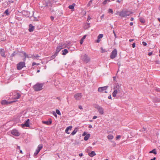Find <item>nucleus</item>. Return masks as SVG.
Here are the masks:
<instances>
[{"label": "nucleus", "mask_w": 160, "mask_h": 160, "mask_svg": "<svg viewBox=\"0 0 160 160\" xmlns=\"http://www.w3.org/2000/svg\"><path fill=\"white\" fill-rule=\"evenodd\" d=\"M115 14L117 15H119V16L124 17H126L127 16H129V13L128 11H122L120 12H117L115 13Z\"/></svg>", "instance_id": "obj_1"}, {"label": "nucleus", "mask_w": 160, "mask_h": 160, "mask_svg": "<svg viewBox=\"0 0 160 160\" xmlns=\"http://www.w3.org/2000/svg\"><path fill=\"white\" fill-rule=\"evenodd\" d=\"M43 86V84L38 83L33 86V88L35 91H38L42 89Z\"/></svg>", "instance_id": "obj_2"}, {"label": "nucleus", "mask_w": 160, "mask_h": 160, "mask_svg": "<svg viewBox=\"0 0 160 160\" xmlns=\"http://www.w3.org/2000/svg\"><path fill=\"white\" fill-rule=\"evenodd\" d=\"M81 59L83 61L86 63L89 62L90 60V58L88 57L86 54L82 55Z\"/></svg>", "instance_id": "obj_3"}, {"label": "nucleus", "mask_w": 160, "mask_h": 160, "mask_svg": "<svg viewBox=\"0 0 160 160\" xmlns=\"http://www.w3.org/2000/svg\"><path fill=\"white\" fill-rule=\"evenodd\" d=\"M25 67L24 62H21L17 65V68L18 70H21L23 68Z\"/></svg>", "instance_id": "obj_4"}, {"label": "nucleus", "mask_w": 160, "mask_h": 160, "mask_svg": "<svg viewBox=\"0 0 160 160\" xmlns=\"http://www.w3.org/2000/svg\"><path fill=\"white\" fill-rule=\"evenodd\" d=\"M117 50L114 49L111 52L110 58L111 59H113L116 58L117 55Z\"/></svg>", "instance_id": "obj_5"}, {"label": "nucleus", "mask_w": 160, "mask_h": 160, "mask_svg": "<svg viewBox=\"0 0 160 160\" xmlns=\"http://www.w3.org/2000/svg\"><path fill=\"white\" fill-rule=\"evenodd\" d=\"M95 108L98 109L100 114L102 115L103 114V109L101 106H99L98 105H96L95 106Z\"/></svg>", "instance_id": "obj_6"}, {"label": "nucleus", "mask_w": 160, "mask_h": 160, "mask_svg": "<svg viewBox=\"0 0 160 160\" xmlns=\"http://www.w3.org/2000/svg\"><path fill=\"white\" fill-rule=\"evenodd\" d=\"M52 12L53 13V14L55 13V16H57V17L61 16L62 14L61 11H55H55H52Z\"/></svg>", "instance_id": "obj_7"}, {"label": "nucleus", "mask_w": 160, "mask_h": 160, "mask_svg": "<svg viewBox=\"0 0 160 160\" xmlns=\"http://www.w3.org/2000/svg\"><path fill=\"white\" fill-rule=\"evenodd\" d=\"M82 97L81 93H78L75 94L74 95V98L75 99L77 100H79Z\"/></svg>", "instance_id": "obj_8"}, {"label": "nucleus", "mask_w": 160, "mask_h": 160, "mask_svg": "<svg viewBox=\"0 0 160 160\" xmlns=\"http://www.w3.org/2000/svg\"><path fill=\"white\" fill-rule=\"evenodd\" d=\"M29 119H28L25 121V123L24 124H22V128H24L25 127H30V125H29Z\"/></svg>", "instance_id": "obj_9"}, {"label": "nucleus", "mask_w": 160, "mask_h": 160, "mask_svg": "<svg viewBox=\"0 0 160 160\" xmlns=\"http://www.w3.org/2000/svg\"><path fill=\"white\" fill-rule=\"evenodd\" d=\"M16 101H12L11 102H8L6 100H2L1 102V103L2 105H8V104H10L12 103H13V102H15Z\"/></svg>", "instance_id": "obj_10"}, {"label": "nucleus", "mask_w": 160, "mask_h": 160, "mask_svg": "<svg viewBox=\"0 0 160 160\" xmlns=\"http://www.w3.org/2000/svg\"><path fill=\"white\" fill-rule=\"evenodd\" d=\"M108 86H106L103 87H99L98 89V91L100 92H103L104 90H106L108 88Z\"/></svg>", "instance_id": "obj_11"}, {"label": "nucleus", "mask_w": 160, "mask_h": 160, "mask_svg": "<svg viewBox=\"0 0 160 160\" xmlns=\"http://www.w3.org/2000/svg\"><path fill=\"white\" fill-rule=\"evenodd\" d=\"M11 133L15 136H18L19 135V133L16 130H13L11 131Z\"/></svg>", "instance_id": "obj_12"}, {"label": "nucleus", "mask_w": 160, "mask_h": 160, "mask_svg": "<svg viewBox=\"0 0 160 160\" xmlns=\"http://www.w3.org/2000/svg\"><path fill=\"white\" fill-rule=\"evenodd\" d=\"M114 89H116L119 92H121L122 88L121 87V86L119 85L118 83L116 85V86L114 87Z\"/></svg>", "instance_id": "obj_13"}, {"label": "nucleus", "mask_w": 160, "mask_h": 160, "mask_svg": "<svg viewBox=\"0 0 160 160\" xmlns=\"http://www.w3.org/2000/svg\"><path fill=\"white\" fill-rule=\"evenodd\" d=\"M51 119L50 118L48 119V121H42V122L43 124H45L47 125H49L52 123Z\"/></svg>", "instance_id": "obj_14"}, {"label": "nucleus", "mask_w": 160, "mask_h": 160, "mask_svg": "<svg viewBox=\"0 0 160 160\" xmlns=\"http://www.w3.org/2000/svg\"><path fill=\"white\" fill-rule=\"evenodd\" d=\"M29 27L28 31L29 32H31L33 31L34 29V26H33L32 24H30Z\"/></svg>", "instance_id": "obj_15"}, {"label": "nucleus", "mask_w": 160, "mask_h": 160, "mask_svg": "<svg viewBox=\"0 0 160 160\" xmlns=\"http://www.w3.org/2000/svg\"><path fill=\"white\" fill-rule=\"evenodd\" d=\"M0 53L1 54V55L3 57H5L6 56L5 55V53H4V50L3 48H0Z\"/></svg>", "instance_id": "obj_16"}, {"label": "nucleus", "mask_w": 160, "mask_h": 160, "mask_svg": "<svg viewBox=\"0 0 160 160\" xmlns=\"http://www.w3.org/2000/svg\"><path fill=\"white\" fill-rule=\"evenodd\" d=\"M72 127V126H70L67 127L65 130V132L67 134H69L70 133V132H68V130H71Z\"/></svg>", "instance_id": "obj_17"}, {"label": "nucleus", "mask_w": 160, "mask_h": 160, "mask_svg": "<svg viewBox=\"0 0 160 160\" xmlns=\"http://www.w3.org/2000/svg\"><path fill=\"white\" fill-rule=\"evenodd\" d=\"M28 11H22L21 12H19V11H18V12H15V13L16 14H18V13H19L23 14L24 15H25V12H28Z\"/></svg>", "instance_id": "obj_18"}, {"label": "nucleus", "mask_w": 160, "mask_h": 160, "mask_svg": "<svg viewBox=\"0 0 160 160\" xmlns=\"http://www.w3.org/2000/svg\"><path fill=\"white\" fill-rule=\"evenodd\" d=\"M115 89L114 90V91L112 93L113 97H115L116 96L117 94L118 93H120L121 92H119L118 90Z\"/></svg>", "instance_id": "obj_19"}, {"label": "nucleus", "mask_w": 160, "mask_h": 160, "mask_svg": "<svg viewBox=\"0 0 160 160\" xmlns=\"http://www.w3.org/2000/svg\"><path fill=\"white\" fill-rule=\"evenodd\" d=\"M22 53L24 55L25 58H33V55H31V57H29V56L24 52H22Z\"/></svg>", "instance_id": "obj_20"}, {"label": "nucleus", "mask_w": 160, "mask_h": 160, "mask_svg": "<svg viewBox=\"0 0 160 160\" xmlns=\"http://www.w3.org/2000/svg\"><path fill=\"white\" fill-rule=\"evenodd\" d=\"M18 53L17 52H14L10 56V58L11 59V60H12V57H13L15 56V55L18 54Z\"/></svg>", "instance_id": "obj_21"}, {"label": "nucleus", "mask_w": 160, "mask_h": 160, "mask_svg": "<svg viewBox=\"0 0 160 160\" xmlns=\"http://www.w3.org/2000/svg\"><path fill=\"white\" fill-rule=\"evenodd\" d=\"M96 153L94 151H92L91 153H89V155L91 157H93L95 155H96Z\"/></svg>", "instance_id": "obj_22"}, {"label": "nucleus", "mask_w": 160, "mask_h": 160, "mask_svg": "<svg viewBox=\"0 0 160 160\" xmlns=\"http://www.w3.org/2000/svg\"><path fill=\"white\" fill-rule=\"evenodd\" d=\"M90 137V134H87L84 137V140L85 141H87L89 138Z\"/></svg>", "instance_id": "obj_23"}, {"label": "nucleus", "mask_w": 160, "mask_h": 160, "mask_svg": "<svg viewBox=\"0 0 160 160\" xmlns=\"http://www.w3.org/2000/svg\"><path fill=\"white\" fill-rule=\"evenodd\" d=\"M62 55H65L68 52V50L67 49H65L62 51Z\"/></svg>", "instance_id": "obj_24"}, {"label": "nucleus", "mask_w": 160, "mask_h": 160, "mask_svg": "<svg viewBox=\"0 0 160 160\" xmlns=\"http://www.w3.org/2000/svg\"><path fill=\"white\" fill-rule=\"evenodd\" d=\"M78 131V129L77 128H75L74 130L73 131V132L71 133V135H74L75 134L76 132Z\"/></svg>", "instance_id": "obj_25"}, {"label": "nucleus", "mask_w": 160, "mask_h": 160, "mask_svg": "<svg viewBox=\"0 0 160 160\" xmlns=\"http://www.w3.org/2000/svg\"><path fill=\"white\" fill-rule=\"evenodd\" d=\"M21 96V95L18 93H17L16 95L15 96L14 98L18 99Z\"/></svg>", "instance_id": "obj_26"}, {"label": "nucleus", "mask_w": 160, "mask_h": 160, "mask_svg": "<svg viewBox=\"0 0 160 160\" xmlns=\"http://www.w3.org/2000/svg\"><path fill=\"white\" fill-rule=\"evenodd\" d=\"M139 21L140 22H141V23H145V19L142 18H139Z\"/></svg>", "instance_id": "obj_27"}, {"label": "nucleus", "mask_w": 160, "mask_h": 160, "mask_svg": "<svg viewBox=\"0 0 160 160\" xmlns=\"http://www.w3.org/2000/svg\"><path fill=\"white\" fill-rule=\"evenodd\" d=\"M86 35H84L82 38L81 39L80 42V43L81 44H82L83 43V41L84 39H85L86 37Z\"/></svg>", "instance_id": "obj_28"}, {"label": "nucleus", "mask_w": 160, "mask_h": 160, "mask_svg": "<svg viewBox=\"0 0 160 160\" xmlns=\"http://www.w3.org/2000/svg\"><path fill=\"white\" fill-rule=\"evenodd\" d=\"M153 101L155 102H160V99L158 98H155L153 99Z\"/></svg>", "instance_id": "obj_29"}, {"label": "nucleus", "mask_w": 160, "mask_h": 160, "mask_svg": "<svg viewBox=\"0 0 160 160\" xmlns=\"http://www.w3.org/2000/svg\"><path fill=\"white\" fill-rule=\"evenodd\" d=\"M75 5V3H73L72 5H69L68 6V8L70 9H73Z\"/></svg>", "instance_id": "obj_30"}, {"label": "nucleus", "mask_w": 160, "mask_h": 160, "mask_svg": "<svg viewBox=\"0 0 160 160\" xmlns=\"http://www.w3.org/2000/svg\"><path fill=\"white\" fill-rule=\"evenodd\" d=\"M150 153H153L155 154H156L157 153V152L156 151V149H153L152 150H151V151L149 152Z\"/></svg>", "instance_id": "obj_31"}, {"label": "nucleus", "mask_w": 160, "mask_h": 160, "mask_svg": "<svg viewBox=\"0 0 160 160\" xmlns=\"http://www.w3.org/2000/svg\"><path fill=\"white\" fill-rule=\"evenodd\" d=\"M108 138L109 139L111 140V139H112L113 138V136L112 135H109L108 136Z\"/></svg>", "instance_id": "obj_32"}, {"label": "nucleus", "mask_w": 160, "mask_h": 160, "mask_svg": "<svg viewBox=\"0 0 160 160\" xmlns=\"http://www.w3.org/2000/svg\"><path fill=\"white\" fill-rule=\"evenodd\" d=\"M10 12H9L8 11H5V12L3 13V15H2L3 16H4L5 14H6L7 15H9V13Z\"/></svg>", "instance_id": "obj_33"}, {"label": "nucleus", "mask_w": 160, "mask_h": 160, "mask_svg": "<svg viewBox=\"0 0 160 160\" xmlns=\"http://www.w3.org/2000/svg\"><path fill=\"white\" fill-rule=\"evenodd\" d=\"M42 148V145L40 144L38 146V148L37 149H38L39 151H40V150Z\"/></svg>", "instance_id": "obj_34"}, {"label": "nucleus", "mask_w": 160, "mask_h": 160, "mask_svg": "<svg viewBox=\"0 0 160 160\" xmlns=\"http://www.w3.org/2000/svg\"><path fill=\"white\" fill-rule=\"evenodd\" d=\"M103 37V35L102 34H100L98 37V39H99L101 38H102Z\"/></svg>", "instance_id": "obj_35"}, {"label": "nucleus", "mask_w": 160, "mask_h": 160, "mask_svg": "<svg viewBox=\"0 0 160 160\" xmlns=\"http://www.w3.org/2000/svg\"><path fill=\"white\" fill-rule=\"evenodd\" d=\"M39 152H40L38 150V149H37L36 150L35 152L34 153V155L35 156H36V155H37L38 154V153H39Z\"/></svg>", "instance_id": "obj_36"}, {"label": "nucleus", "mask_w": 160, "mask_h": 160, "mask_svg": "<svg viewBox=\"0 0 160 160\" xmlns=\"http://www.w3.org/2000/svg\"><path fill=\"white\" fill-rule=\"evenodd\" d=\"M56 113H57V114L59 115H61L60 111L58 109H57L56 110Z\"/></svg>", "instance_id": "obj_37"}, {"label": "nucleus", "mask_w": 160, "mask_h": 160, "mask_svg": "<svg viewBox=\"0 0 160 160\" xmlns=\"http://www.w3.org/2000/svg\"><path fill=\"white\" fill-rule=\"evenodd\" d=\"M92 0H91L89 1V2L88 3V4L87 5L88 6H90L91 4L92 3Z\"/></svg>", "instance_id": "obj_38"}, {"label": "nucleus", "mask_w": 160, "mask_h": 160, "mask_svg": "<svg viewBox=\"0 0 160 160\" xmlns=\"http://www.w3.org/2000/svg\"><path fill=\"white\" fill-rule=\"evenodd\" d=\"M101 50H102V52H102V53H103V52H106V51H105V49H103V48H102L101 47Z\"/></svg>", "instance_id": "obj_39"}, {"label": "nucleus", "mask_w": 160, "mask_h": 160, "mask_svg": "<svg viewBox=\"0 0 160 160\" xmlns=\"http://www.w3.org/2000/svg\"><path fill=\"white\" fill-rule=\"evenodd\" d=\"M110 0H105V1L103 2V4H105L107 3V1L109 2Z\"/></svg>", "instance_id": "obj_40"}, {"label": "nucleus", "mask_w": 160, "mask_h": 160, "mask_svg": "<svg viewBox=\"0 0 160 160\" xmlns=\"http://www.w3.org/2000/svg\"><path fill=\"white\" fill-rule=\"evenodd\" d=\"M57 56V55H56L55 54H54V55H52V56L51 58L52 59H54L56 57V56Z\"/></svg>", "instance_id": "obj_41"}, {"label": "nucleus", "mask_w": 160, "mask_h": 160, "mask_svg": "<svg viewBox=\"0 0 160 160\" xmlns=\"http://www.w3.org/2000/svg\"><path fill=\"white\" fill-rule=\"evenodd\" d=\"M57 47H59V48L61 50L63 48V46L62 45L58 46Z\"/></svg>", "instance_id": "obj_42"}, {"label": "nucleus", "mask_w": 160, "mask_h": 160, "mask_svg": "<svg viewBox=\"0 0 160 160\" xmlns=\"http://www.w3.org/2000/svg\"><path fill=\"white\" fill-rule=\"evenodd\" d=\"M140 130L141 132H144V131H145L146 129H145V128H142Z\"/></svg>", "instance_id": "obj_43"}, {"label": "nucleus", "mask_w": 160, "mask_h": 160, "mask_svg": "<svg viewBox=\"0 0 160 160\" xmlns=\"http://www.w3.org/2000/svg\"><path fill=\"white\" fill-rule=\"evenodd\" d=\"M87 26H88V27H87L86 28L87 29H88L90 27V23L88 22H87Z\"/></svg>", "instance_id": "obj_44"}, {"label": "nucleus", "mask_w": 160, "mask_h": 160, "mask_svg": "<svg viewBox=\"0 0 160 160\" xmlns=\"http://www.w3.org/2000/svg\"><path fill=\"white\" fill-rule=\"evenodd\" d=\"M53 115L55 116V117H57V114H56V112H53Z\"/></svg>", "instance_id": "obj_45"}, {"label": "nucleus", "mask_w": 160, "mask_h": 160, "mask_svg": "<svg viewBox=\"0 0 160 160\" xmlns=\"http://www.w3.org/2000/svg\"><path fill=\"white\" fill-rule=\"evenodd\" d=\"M142 44L143 45H144V46H146L147 45V43L144 42H142Z\"/></svg>", "instance_id": "obj_46"}, {"label": "nucleus", "mask_w": 160, "mask_h": 160, "mask_svg": "<svg viewBox=\"0 0 160 160\" xmlns=\"http://www.w3.org/2000/svg\"><path fill=\"white\" fill-rule=\"evenodd\" d=\"M113 33L114 34V36L115 37V38H117V35H116V34L115 33V31L114 30H113Z\"/></svg>", "instance_id": "obj_47"}, {"label": "nucleus", "mask_w": 160, "mask_h": 160, "mask_svg": "<svg viewBox=\"0 0 160 160\" xmlns=\"http://www.w3.org/2000/svg\"><path fill=\"white\" fill-rule=\"evenodd\" d=\"M91 18L90 17V16H88V18H87V21L88 22H89V20H90L91 19Z\"/></svg>", "instance_id": "obj_48"}, {"label": "nucleus", "mask_w": 160, "mask_h": 160, "mask_svg": "<svg viewBox=\"0 0 160 160\" xmlns=\"http://www.w3.org/2000/svg\"><path fill=\"white\" fill-rule=\"evenodd\" d=\"M155 62H156V63H157V64H160V61L158 60H156V61H155Z\"/></svg>", "instance_id": "obj_49"}, {"label": "nucleus", "mask_w": 160, "mask_h": 160, "mask_svg": "<svg viewBox=\"0 0 160 160\" xmlns=\"http://www.w3.org/2000/svg\"><path fill=\"white\" fill-rule=\"evenodd\" d=\"M50 18L52 21H53L54 20V17L53 16H51L50 17Z\"/></svg>", "instance_id": "obj_50"}, {"label": "nucleus", "mask_w": 160, "mask_h": 160, "mask_svg": "<svg viewBox=\"0 0 160 160\" xmlns=\"http://www.w3.org/2000/svg\"><path fill=\"white\" fill-rule=\"evenodd\" d=\"M87 132H84L83 133V134H82V135L83 136H86V135H87Z\"/></svg>", "instance_id": "obj_51"}, {"label": "nucleus", "mask_w": 160, "mask_h": 160, "mask_svg": "<svg viewBox=\"0 0 160 160\" xmlns=\"http://www.w3.org/2000/svg\"><path fill=\"white\" fill-rule=\"evenodd\" d=\"M108 13H113V11H108Z\"/></svg>", "instance_id": "obj_52"}, {"label": "nucleus", "mask_w": 160, "mask_h": 160, "mask_svg": "<svg viewBox=\"0 0 160 160\" xmlns=\"http://www.w3.org/2000/svg\"><path fill=\"white\" fill-rule=\"evenodd\" d=\"M132 47L133 48H134L135 47V43H134L132 44Z\"/></svg>", "instance_id": "obj_53"}, {"label": "nucleus", "mask_w": 160, "mask_h": 160, "mask_svg": "<svg viewBox=\"0 0 160 160\" xmlns=\"http://www.w3.org/2000/svg\"><path fill=\"white\" fill-rule=\"evenodd\" d=\"M59 52L57 51V50H56L55 53L56 55H57L58 53Z\"/></svg>", "instance_id": "obj_54"}, {"label": "nucleus", "mask_w": 160, "mask_h": 160, "mask_svg": "<svg viewBox=\"0 0 160 160\" xmlns=\"http://www.w3.org/2000/svg\"><path fill=\"white\" fill-rule=\"evenodd\" d=\"M56 50H57V51H58L59 52V51L61 50L59 48V47H57Z\"/></svg>", "instance_id": "obj_55"}, {"label": "nucleus", "mask_w": 160, "mask_h": 160, "mask_svg": "<svg viewBox=\"0 0 160 160\" xmlns=\"http://www.w3.org/2000/svg\"><path fill=\"white\" fill-rule=\"evenodd\" d=\"M152 54V52H149L148 53V55L149 56H151V55Z\"/></svg>", "instance_id": "obj_56"}, {"label": "nucleus", "mask_w": 160, "mask_h": 160, "mask_svg": "<svg viewBox=\"0 0 160 160\" xmlns=\"http://www.w3.org/2000/svg\"><path fill=\"white\" fill-rule=\"evenodd\" d=\"M34 57H35L36 58H38L39 57L38 55H36L35 56H34Z\"/></svg>", "instance_id": "obj_57"}, {"label": "nucleus", "mask_w": 160, "mask_h": 160, "mask_svg": "<svg viewBox=\"0 0 160 160\" xmlns=\"http://www.w3.org/2000/svg\"><path fill=\"white\" fill-rule=\"evenodd\" d=\"M120 137H121V136H120V135H118V136H117V137H116L117 139H119V138H120Z\"/></svg>", "instance_id": "obj_58"}, {"label": "nucleus", "mask_w": 160, "mask_h": 160, "mask_svg": "<svg viewBox=\"0 0 160 160\" xmlns=\"http://www.w3.org/2000/svg\"><path fill=\"white\" fill-rule=\"evenodd\" d=\"M36 65V63L35 62H33L32 64V66H34Z\"/></svg>", "instance_id": "obj_59"}, {"label": "nucleus", "mask_w": 160, "mask_h": 160, "mask_svg": "<svg viewBox=\"0 0 160 160\" xmlns=\"http://www.w3.org/2000/svg\"><path fill=\"white\" fill-rule=\"evenodd\" d=\"M113 80L114 81H116V77L115 76H114V77H113Z\"/></svg>", "instance_id": "obj_60"}, {"label": "nucleus", "mask_w": 160, "mask_h": 160, "mask_svg": "<svg viewBox=\"0 0 160 160\" xmlns=\"http://www.w3.org/2000/svg\"><path fill=\"white\" fill-rule=\"evenodd\" d=\"M97 118V116H94L93 117L92 119H96Z\"/></svg>", "instance_id": "obj_61"}, {"label": "nucleus", "mask_w": 160, "mask_h": 160, "mask_svg": "<svg viewBox=\"0 0 160 160\" xmlns=\"http://www.w3.org/2000/svg\"><path fill=\"white\" fill-rule=\"evenodd\" d=\"M79 155L80 157H82L83 155V154L82 153H80L79 154Z\"/></svg>", "instance_id": "obj_62"}, {"label": "nucleus", "mask_w": 160, "mask_h": 160, "mask_svg": "<svg viewBox=\"0 0 160 160\" xmlns=\"http://www.w3.org/2000/svg\"><path fill=\"white\" fill-rule=\"evenodd\" d=\"M134 40V39H130L129 40V41L130 42H132V41H133Z\"/></svg>", "instance_id": "obj_63"}, {"label": "nucleus", "mask_w": 160, "mask_h": 160, "mask_svg": "<svg viewBox=\"0 0 160 160\" xmlns=\"http://www.w3.org/2000/svg\"><path fill=\"white\" fill-rule=\"evenodd\" d=\"M156 159V158L154 157L153 158L150 159V160H155Z\"/></svg>", "instance_id": "obj_64"}]
</instances>
